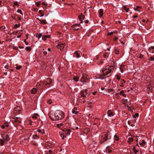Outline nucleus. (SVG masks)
<instances>
[{
	"instance_id": "1",
	"label": "nucleus",
	"mask_w": 154,
	"mask_h": 154,
	"mask_svg": "<svg viewBox=\"0 0 154 154\" xmlns=\"http://www.w3.org/2000/svg\"><path fill=\"white\" fill-rule=\"evenodd\" d=\"M64 117V114L60 110L56 112L54 115L51 114L50 116V119L53 121H58L62 120Z\"/></svg>"
},
{
	"instance_id": "2",
	"label": "nucleus",
	"mask_w": 154,
	"mask_h": 154,
	"mask_svg": "<svg viewBox=\"0 0 154 154\" xmlns=\"http://www.w3.org/2000/svg\"><path fill=\"white\" fill-rule=\"evenodd\" d=\"M115 66H107L105 68L102 69L103 72V74L102 75V76H105L106 75L108 77H109L111 75V74L112 73L113 71L115 68Z\"/></svg>"
},
{
	"instance_id": "3",
	"label": "nucleus",
	"mask_w": 154,
	"mask_h": 154,
	"mask_svg": "<svg viewBox=\"0 0 154 154\" xmlns=\"http://www.w3.org/2000/svg\"><path fill=\"white\" fill-rule=\"evenodd\" d=\"M110 132L109 131H108L106 134H105V136L106 137V139H101L102 141H100L101 143H103L104 142L108 139H111V137L110 135Z\"/></svg>"
},
{
	"instance_id": "4",
	"label": "nucleus",
	"mask_w": 154,
	"mask_h": 154,
	"mask_svg": "<svg viewBox=\"0 0 154 154\" xmlns=\"http://www.w3.org/2000/svg\"><path fill=\"white\" fill-rule=\"evenodd\" d=\"M21 110V108L19 106L16 107L14 110V113L15 114H17L19 113Z\"/></svg>"
},
{
	"instance_id": "5",
	"label": "nucleus",
	"mask_w": 154,
	"mask_h": 154,
	"mask_svg": "<svg viewBox=\"0 0 154 154\" xmlns=\"http://www.w3.org/2000/svg\"><path fill=\"white\" fill-rule=\"evenodd\" d=\"M65 46V44H64L60 43L57 45L56 47L58 49H60L62 51L63 50Z\"/></svg>"
},
{
	"instance_id": "6",
	"label": "nucleus",
	"mask_w": 154,
	"mask_h": 154,
	"mask_svg": "<svg viewBox=\"0 0 154 154\" xmlns=\"http://www.w3.org/2000/svg\"><path fill=\"white\" fill-rule=\"evenodd\" d=\"M51 82V81L50 78H48L45 79L43 82L44 85H47L50 84Z\"/></svg>"
},
{
	"instance_id": "7",
	"label": "nucleus",
	"mask_w": 154,
	"mask_h": 154,
	"mask_svg": "<svg viewBox=\"0 0 154 154\" xmlns=\"http://www.w3.org/2000/svg\"><path fill=\"white\" fill-rule=\"evenodd\" d=\"M78 18L80 21H81L80 23H83V21H82V19H85V16L83 15V14L81 13L80 14V15L79 16Z\"/></svg>"
},
{
	"instance_id": "8",
	"label": "nucleus",
	"mask_w": 154,
	"mask_h": 154,
	"mask_svg": "<svg viewBox=\"0 0 154 154\" xmlns=\"http://www.w3.org/2000/svg\"><path fill=\"white\" fill-rule=\"evenodd\" d=\"M63 132L66 136V137L67 136H68L70 135V133L71 132V130L69 129H66V131H64Z\"/></svg>"
},
{
	"instance_id": "9",
	"label": "nucleus",
	"mask_w": 154,
	"mask_h": 154,
	"mask_svg": "<svg viewBox=\"0 0 154 154\" xmlns=\"http://www.w3.org/2000/svg\"><path fill=\"white\" fill-rule=\"evenodd\" d=\"M3 140H4V141L8 142L10 140L8 134L5 135V137H3Z\"/></svg>"
},
{
	"instance_id": "10",
	"label": "nucleus",
	"mask_w": 154,
	"mask_h": 154,
	"mask_svg": "<svg viewBox=\"0 0 154 154\" xmlns=\"http://www.w3.org/2000/svg\"><path fill=\"white\" fill-rule=\"evenodd\" d=\"M85 76L83 74V75L82 77V78L80 80V81L81 82H84L85 81L86 79H87V78L86 77V74H85Z\"/></svg>"
},
{
	"instance_id": "11",
	"label": "nucleus",
	"mask_w": 154,
	"mask_h": 154,
	"mask_svg": "<svg viewBox=\"0 0 154 154\" xmlns=\"http://www.w3.org/2000/svg\"><path fill=\"white\" fill-rule=\"evenodd\" d=\"M99 17H102L103 15V10L102 9H100L99 10Z\"/></svg>"
},
{
	"instance_id": "12",
	"label": "nucleus",
	"mask_w": 154,
	"mask_h": 154,
	"mask_svg": "<svg viewBox=\"0 0 154 154\" xmlns=\"http://www.w3.org/2000/svg\"><path fill=\"white\" fill-rule=\"evenodd\" d=\"M60 135L61 137L63 139H64L65 138H66V137L65 134H64V133L63 132L60 133Z\"/></svg>"
},
{
	"instance_id": "13",
	"label": "nucleus",
	"mask_w": 154,
	"mask_h": 154,
	"mask_svg": "<svg viewBox=\"0 0 154 154\" xmlns=\"http://www.w3.org/2000/svg\"><path fill=\"white\" fill-rule=\"evenodd\" d=\"M50 38V35H43L42 36V39L44 40L45 41L46 40V38Z\"/></svg>"
},
{
	"instance_id": "14",
	"label": "nucleus",
	"mask_w": 154,
	"mask_h": 154,
	"mask_svg": "<svg viewBox=\"0 0 154 154\" xmlns=\"http://www.w3.org/2000/svg\"><path fill=\"white\" fill-rule=\"evenodd\" d=\"M37 92V90L35 88H33L30 91L32 94H35Z\"/></svg>"
},
{
	"instance_id": "15",
	"label": "nucleus",
	"mask_w": 154,
	"mask_h": 154,
	"mask_svg": "<svg viewBox=\"0 0 154 154\" xmlns=\"http://www.w3.org/2000/svg\"><path fill=\"white\" fill-rule=\"evenodd\" d=\"M90 130V129L89 128H85L84 130V133L85 134H87L88 133Z\"/></svg>"
},
{
	"instance_id": "16",
	"label": "nucleus",
	"mask_w": 154,
	"mask_h": 154,
	"mask_svg": "<svg viewBox=\"0 0 154 154\" xmlns=\"http://www.w3.org/2000/svg\"><path fill=\"white\" fill-rule=\"evenodd\" d=\"M8 125L7 124V123L5 122L4 123V124L2 126V128L4 129L5 127H8Z\"/></svg>"
},
{
	"instance_id": "17",
	"label": "nucleus",
	"mask_w": 154,
	"mask_h": 154,
	"mask_svg": "<svg viewBox=\"0 0 154 154\" xmlns=\"http://www.w3.org/2000/svg\"><path fill=\"white\" fill-rule=\"evenodd\" d=\"M107 113L108 116L110 117L113 115V112H112L111 110H109L107 112Z\"/></svg>"
},
{
	"instance_id": "18",
	"label": "nucleus",
	"mask_w": 154,
	"mask_h": 154,
	"mask_svg": "<svg viewBox=\"0 0 154 154\" xmlns=\"http://www.w3.org/2000/svg\"><path fill=\"white\" fill-rule=\"evenodd\" d=\"M106 91L108 92H111L112 94H113L114 93L115 91L113 89H109L106 90Z\"/></svg>"
},
{
	"instance_id": "19",
	"label": "nucleus",
	"mask_w": 154,
	"mask_h": 154,
	"mask_svg": "<svg viewBox=\"0 0 154 154\" xmlns=\"http://www.w3.org/2000/svg\"><path fill=\"white\" fill-rule=\"evenodd\" d=\"M77 110V109L76 108H74L73 110H72V113L73 114H77L78 113V112L76 111Z\"/></svg>"
},
{
	"instance_id": "20",
	"label": "nucleus",
	"mask_w": 154,
	"mask_h": 154,
	"mask_svg": "<svg viewBox=\"0 0 154 154\" xmlns=\"http://www.w3.org/2000/svg\"><path fill=\"white\" fill-rule=\"evenodd\" d=\"M87 94H85L84 91H82L80 92V95L83 97H85Z\"/></svg>"
},
{
	"instance_id": "21",
	"label": "nucleus",
	"mask_w": 154,
	"mask_h": 154,
	"mask_svg": "<svg viewBox=\"0 0 154 154\" xmlns=\"http://www.w3.org/2000/svg\"><path fill=\"white\" fill-rule=\"evenodd\" d=\"M141 54L143 55L144 57H145V55L148 54L147 52L145 51H143L140 52Z\"/></svg>"
},
{
	"instance_id": "22",
	"label": "nucleus",
	"mask_w": 154,
	"mask_h": 154,
	"mask_svg": "<svg viewBox=\"0 0 154 154\" xmlns=\"http://www.w3.org/2000/svg\"><path fill=\"white\" fill-rule=\"evenodd\" d=\"M39 21L41 22L40 23L41 24H47V22L46 21V20H39Z\"/></svg>"
},
{
	"instance_id": "23",
	"label": "nucleus",
	"mask_w": 154,
	"mask_h": 154,
	"mask_svg": "<svg viewBox=\"0 0 154 154\" xmlns=\"http://www.w3.org/2000/svg\"><path fill=\"white\" fill-rule=\"evenodd\" d=\"M152 90V88L150 86H149L147 88V89H146V91L147 92H149L151 91Z\"/></svg>"
},
{
	"instance_id": "24",
	"label": "nucleus",
	"mask_w": 154,
	"mask_h": 154,
	"mask_svg": "<svg viewBox=\"0 0 154 154\" xmlns=\"http://www.w3.org/2000/svg\"><path fill=\"white\" fill-rule=\"evenodd\" d=\"M42 35V34L41 33H40L38 34H36V36L37 38H38V39H39L40 38H41Z\"/></svg>"
},
{
	"instance_id": "25",
	"label": "nucleus",
	"mask_w": 154,
	"mask_h": 154,
	"mask_svg": "<svg viewBox=\"0 0 154 154\" xmlns=\"http://www.w3.org/2000/svg\"><path fill=\"white\" fill-rule=\"evenodd\" d=\"M79 78L78 76H74L73 78L74 80L76 81L77 82L79 81Z\"/></svg>"
},
{
	"instance_id": "26",
	"label": "nucleus",
	"mask_w": 154,
	"mask_h": 154,
	"mask_svg": "<svg viewBox=\"0 0 154 154\" xmlns=\"http://www.w3.org/2000/svg\"><path fill=\"white\" fill-rule=\"evenodd\" d=\"M128 142L129 143L130 142H132L133 141L134 139L132 137H129L128 138Z\"/></svg>"
},
{
	"instance_id": "27",
	"label": "nucleus",
	"mask_w": 154,
	"mask_h": 154,
	"mask_svg": "<svg viewBox=\"0 0 154 154\" xmlns=\"http://www.w3.org/2000/svg\"><path fill=\"white\" fill-rule=\"evenodd\" d=\"M114 52L116 54L118 55L119 54V51L117 49H115Z\"/></svg>"
},
{
	"instance_id": "28",
	"label": "nucleus",
	"mask_w": 154,
	"mask_h": 154,
	"mask_svg": "<svg viewBox=\"0 0 154 154\" xmlns=\"http://www.w3.org/2000/svg\"><path fill=\"white\" fill-rule=\"evenodd\" d=\"M133 150L135 154H136L138 152V151L136 149L135 147L134 146L133 147Z\"/></svg>"
},
{
	"instance_id": "29",
	"label": "nucleus",
	"mask_w": 154,
	"mask_h": 154,
	"mask_svg": "<svg viewBox=\"0 0 154 154\" xmlns=\"http://www.w3.org/2000/svg\"><path fill=\"white\" fill-rule=\"evenodd\" d=\"M38 114L37 113H34L33 115L32 116V118H35V119H37V116H38Z\"/></svg>"
},
{
	"instance_id": "30",
	"label": "nucleus",
	"mask_w": 154,
	"mask_h": 154,
	"mask_svg": "<svg viewBox=\"0 0 154 154\" xmlns=\"http://www.w3.org/2000/svg\"><path fill=\"white\" fill-rule=\"evenodd\" d=\"M148 60L149 61H154V55L153 57H151L149 58Z\"/></svg>"
},
{
	"instance_id": "31",
	"label": "nucleus",
	"mask_w": 154,
	"mask_h": 154,
	"mask_svg": "<svg viewBox=\"0 0 154 154\" xmlns=\"http://www.w3.org/2000/svg\"><path fill=\"white\" fill-rule=\"evenodd\" d=\"M78 25V24H74V25H73L72 26V27L73 28H74V29H73V30H78L79 28H77L76 27H75V26H76V25Z\"/></svg>"
},
{
	"instance_id": "32",
	"label": "nucleus",
	"mask_w": 154,
	"mask_h": 154,
	"mask_svg": "<svg viewBox=\"0 0 154 154\" xmlns=\"http://www.w3.org/2000/svg\"><path fill=\"white\" fill-rule=\"evenodd\" d=\"M114 137L115 139V140L116 141H118L119 140V137L116 134L114 136Z\"/></svg>"
},
{
	"instance_id": "33",
	"label": "nucleus",
	"mask_w": 154,
	"mask_h": 154,
	"mask_svg": "<svg viewBox=\"0 0 154 154\" xmlns=\"http://www.w3.org/2000/svg\"><path fill=\"white\" fill-rule=\"evenodd\" d=\"M39 138V137L38 136L37 134H35L33 136V138L34 139H35L36 138L38 139Z\"/></svg>"
},
{
	"instance_id": "34",
	"label": "nucleus",
	"mask_w": 154,
	"mask_h": 154,
	"mask_svg": "<svg viewBox=\"0 0 154 154\" xmlns=\"http://www.w3.org/2000/svg\"><path fill=\"white\" fill-rule=\"evenodd\" d=\"M25 49L29 51L31 50V48L30 47H26L25 48Z\"/></svg>"
},
{
	"instance_id": "35",
	"label": "nucleus",
	"mask_w": 154,
	"mask_h": 154,
	"mask_svg": "<svg viewBox=\"0 0 154 154\" xmlns=\"http://www.w3.org/2000/svg\"><path fill=\"white\" fill-rule=\"evenodd\" d=\"M37 131L38 133H39V132L42 133V134H44V132H45L44 130H42V131L41 130H40V129L38 130H37Z\"/></svg>"
},
{
	"instance_id": "36",
	"label": "nucleus",
	"mask_w": 154,
	"mask_h": 154,
	"mask_svg": "<svg viewBox=\"0 0 154 154\" xmlns=\"http://www.w3.org/2000/svg\"><path fill=\"white\" fill-rule=\"evenodd\" d=\"M125 10L126 11V12H128L129 11V9L128 8H127L125 6H124L123 7Z\"/></svg>"
},
{
	"instance_id": "37",
	"label": "nucleus",
	"mask_w": 154,
	"mask_h": 154,
	"mask_svg": "<svg viewBox=\"0 0 154 154\" xmlns=\"http://www.w3.org/2000/svg\"><path fill=\"white\" fill-rule=\"evenodd\" d=\"M74 54L76 55V57L77 58H79L80 57V55L78 53V51H75L74 52Z\"/></svg>"
},
{
	"instance_id": "38",
	"label": "nucleus",
	"mask_w": 154,
	"mask_h": 154,
	"mask_svg": "<svg viewBox=\"0 0 154 154\" xmlns=\"http://www.w3.org/2000/svg\"><path fill=\"white\" fill-rule=\"evenodd\" d=\"M0 141L1 142L0 144L1 146H2L4 145V140L2 139H0Z\"/></svg>"
},
{
	"instance_id": "39",
	"label": "nucleus",
	"mask_w": 154,
	"mask_h": 154,
	"mask_svg": "<svg viewBox=\"0 0 154 154\" xmlns=\"http://www.w3.org/2000/svg\"><path fill=\"white\" fill-rule=\"evenodd\" d=\"M20 26V24H18V25L17 24H16L14 26V29H16L18 27H19Z\"/></svg>"
},
{
	"instance_id": "40",
	"label": "nucleus",
	"mask_w": 154,
	"mask_h": 154,
	"mask_svg": "<svg viewBox=\"0 0 154 154\" xmlns=\"http://www.w3.org/2000/svg\"><path fill=\"white\" fill-rule=\"evenodd\" d=\"M134 118H136L139 116V114L138 113H136L133 116Z\"/></svg>"
},
{
	"instance_id": "41",
	"label": "nucleus",
	"mask_w": 154,
	"mask_h": 154,
	"mask_svg": "<svg viewBox=\"0 0 154 154\" xmlns=\"http://www.w3.org/2000/svg\"><path fill=\"white\" fill-rule=\"evenodd\" d=\"M42 11L41 10H40L38 12L41 15L40 16V17H42L44 16V14H42Z\"/></svg>"
},
{
	"instance_id": "42",
	"label": "nucleus",
	"mask_w": 154,
	"mask_h": 154,
	"mask_svg": "<svg viewBox=\"0 0 154 154\" xmlns=\"http://www.w3.org/2000/svg\"><path fill=\"white\" fill-rule=\"evenodd\" d=\"M22 67V66L20 65L18 66H16V68L17 69L19 70Z\"/></svg>"
},
{
	"instance_id": "43",
	"label": "nucleus",
	"mask_w": 154,
	"mask_h": 154,
	"mask_svg": "<svg viewBox=\"0 0 154 154\" xmlns=\"http://www.w3.org/2000/svg\"><path fill=\"white\" fill-rule=\"evenodd\" d=\"M17 12L19 13H20V14L23 15L22 12L21 10L18 9L17 11Z\"/></svg>"
},
{
	"instance_id": "44",
	"label": "nucleus",
	"mask_w": 154,
	"mask_h": 154,
	"mask_svg": "<svg viewBox=\"0 0 154 154\" xmlns=\"http://www.w3.org/2000/svg\"><path fill=\"white\" fill-rule=\"evenodd\" d=\"M121 83L122 85H123L124 83L125 82V81L123 79H122L121 81Z\"/></svg>"
},
{
	"instance_id": "45",
	"label": "nucleus",
	"mask_w": 154,
	"mask_h": 154,
	"mask_svg": "<svg viewBox=\"0 0 154 154\" xmlns=\"http://www.w3.org/2000/svg\"><path fill=\"white\" fill-rule=\"evenodd\" d=\"M151 49H154V46H151L150 48H149L148 50L150 52H151Z\"/></svg>"
},
{
	"instance_id": "46",
	"label": "nucleus",
	"mask_w": 154,
	"mask_h": 154,
	"mask_svg": "<svg viewBox=\"0 0 154 154\" xmlns=\"http://www.w3.org/2000/svg\"><path fill=\"white\" fill-rule=\"evenodd\" d=\"M35 4L36 5V6L38 7H39L40 6V5L39 2H36Z\"/></svg>"
},
{
	"instance_id": "47",
	"label": "nucleus",
	"mask_w": 154,
	"mask_h": 154,
	"mask_svg": "<svg viewBox=\"0 0 154 154\" xmlns=\"http://www.w3.org/2000/svg\"><path fill=\"white\" fill-rule=\"evenodd\" d=\"M52 101L50 99L48 100L47 101V103H48L49 104H51L52 103Z\"/></svg>"
},
{
	"instance_id": "48",
	"label": "nucleus",
	"mask_w": 154,
	"mask_h": 154,
	"mask_svg": "<svg viewBox=\"0 0 154 154\" xmlns=\"http://www.w3.org/2000/svg\"><path fill=\"white\" fill-rule=\"evenodd\" d=\"M113 33V32H109L107 33V35H112Z\"/></svg>"
},
{
	"instance_id": "49",
	"label": "nucleus",
	"mask_w": 154,
	"mask_h": 154,
	"mask_svg": "<svg viewBox=\"0 0 154 154\" xmlns=\"http://www.w3.org/2000/svg\"><path fill=\"white\" fill-rule=\"evenodd\" d=\"M139 57L140 58V59H142L144 57H143V55H142L141 53H140V55Z\"/></svg>"
},
{
	"instance_id": "50",
	"label": "nucleus",
	"mask_w": 154,
	"mask_h": 154,
	"mask_svg": "<svg viewBox=\"0 0 154 154\" xmlns=\"http://www.w3.org/2000/svg\"><path fill=\"white\" fill-rule=\"evenodd\" d=\"M14 119L15 120V122L19 121V120H18V118L17 117H15L14 118Z\"/></svg>"
},
{
	"instance_id": "51",
	"label": "nucleus",
	"mask_w": 154,
	"mask_h": 154,
	"mask_svg": "<svg viewBox=\"0 0 154 154\" xmlns=\"http://www.w3.org/2000/svg\"><path fill=\"white\" fill-rule=\"evenodd\" d=\"M107 56H108L107 53L104 54L103 55V57L105 58H106L107 57Z\"/></svg>"
},
{
	"instance_id": "52",
	"label": "nucleus",
	"mask_w": 154,
	"mask_h": 154,
	"mask_svg": "<svg viewBox=\"0 0 154 154\" xmlns=\"http://www.w3.org/2000/svg\"><path fill=\"white\" fill-rule=\"evenodd\" d=\"M120 69L121 70V72L122 73H123L124 72V71H123V70L122 67H121V66L120 67Z\"/></svg>"
},
{
	"instance_id": "53",
	"label": "nucleus",
	"mask_w": 154,
	"mask_h": 154,
	"mask_svg": "<svg viewBox=\"0 0 154 154\" xmlns=\"http://www.w3.org/2000/svg\"><path fill=\"white\" fill-rule=\"evenodd\" d=\"M141 143H142L143 144V145H144L145 144V143H146L145 142V141L144 140H142V142Z\"/></svg>"
},
{
	"instance_id": "54",
	"label": "nucleus",
	"mask_w": 154,
	"mask_h": 154,
	"mask_svg": "<svg viewBox=\"0 0 154 154\" xmlns=\"http://www.w3.org/2000/svg\"><path fill=\"white\" fill-rule=\"evenodd\" d=\"M14 5H18V6L19 5H18V3H17V2H15L14 3Z\"/></svg>"
},
{
	"instance_id": "55",
	"label": "nucleus",
	"mask_w": 154,
	"mask_h": 154,
	"mask_svg": "<svg viewBox=\"0 0 154 154\" xmlns=\"http://www.w3.org/2000/svg\"><path fill=\"white\" fill-rule=\"evenodd\" d=\"M117 79L118 80H119L120 79V77L119 76V75H117Z\"/></svg>"
},
{
	"instance_id": "56",
	"label": "nucleus",
	"mask_w": 154,
	"mask_h": 154,
	"mask_svg": "<svg viewBox=\"0 0 154 154\" xmlns=\"http://www.w3.org/2000/svg\"><path fill=\"white\" fill-rule=\"evenodd\" d=\"M102 137L103 138V139H106V137L105 136V135L104 134V136H102Z\"/></svg>"
},
{
	"instance_id": "57",
	"label": "nucleus",
	"mask_w": 154,
	"mask_h": 154,
	"mask_svg": "<svg viewBox=\"0 0 154 154\" xmlns=\"http://www.w3.org/2000/svg\"><path fill=\"white\" fill-rule=\"evenodd\" d=\"M84 22H85V23H88L89 22V21L88 20H86Z\"/></svg>"
},
{
	"instance_id": "58",
	"label": "nucleus",
	"mask_w": 154,
	"mask_h": 154,
	"mask_svg": "<svg viewBox=\"0 0 154 154\" xmlns=\"http://www.w3.org/2000/svg\"><path fill=\"white\" fill-rule=\"evenodd\" d=\"M124 92V91H122L120 92V94L122 95L123 94V93Z\"/></svg>"
},
{
	"instance_id": "59",
	"label": "nucleus",
	"mask_w": 154,
	"mask_h": 154,
	"mask_svg": "<svg viewBox=\"0 0 154 154\" xmlns=\"http://www.w3.org/2000/svg\"><path fill=\"white\" fill-rule=\"evenodd\" d=\"M13 49H18V47H13Z\"/></svg>"
},
{
	"instance_id": "60",
	"label": "nucleus",
	"mask_w": 154,
	"mask_h": 154,
	"mask_svg": "<svg viewBox=\"0 0 154 154\" xmlns=\"http://www.w3.org/2000/svg\"><path fill=\"white\" fill-rule=\"evenodd\" d=\"M88 91V90L87 89H85V91H84V92H85V94H87V91Z\"/></svg>"
},
{
	"instance_id": "61",
	"label": "nucleus",
	"mask_w": 154,
	"mask_h": 154,
	"mask_svg": "<svg viewBox=\"0 0 154 154\" xmlns=\"http://www.w3.org/2000/svg\"><path fill=\"white\" fill-rule=\"evenodd\" d=\"M108 151L109 153H110L112 152V150L110 149H108Z\"/></svg>"
},
{
	"instance_id": "62",
	"label": "nucleus",
	"mask_w": 154,
	"mask_h": 154,
	"mask_svg": "<svg viewBox=\"0 0 154 154\" xmlns=\"http://www.w3.org/2000/svg\"><path fill=\"white\" fill-rule=\"evenodd\" d=\"M136 7H137L136 8L137 9H140V8H141V7L140 6H137Z\"/></svg>"
},
{
	"instance_id": "63",
	"label": "nucleus",
	"mask_w": 154,
	"mask_h": 154,
	"mask_svg": "<svg viewBox=\"0 0 154 154\" xmlns=\"http://www.w3.org/2000/svg\"><path fill=\"white\" fill-rule=\"evenodd\" d=\"M137 15H134L132 17L133 18H135L137 17Z\"/></svg>"
},
{
	"instance_id": "64",
	"label": "nucleus",
	"mask_w": 154,
	"mask_h": 154,
	"mask_svg": "<svg viewBox=\"0 0 154 154\" xmlns=\"http://www.w3.org/2000/svg\"><path fill=\"white\" fill-rule=\"evenodd\" d=\"M5 68H6V69H8V65H6L5 66Z\"/></svg>"
}]
</instances>
